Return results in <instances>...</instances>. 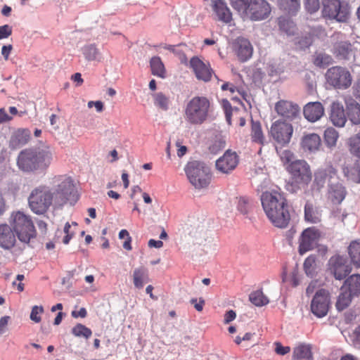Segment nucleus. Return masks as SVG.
I'll use <instances>...</instances> for the list:
<instances>
[{
    "instance_id": "nucleus-1",
    "label": "nucleus",
    "mask_w": 360,
    "mask_h": 360,
    "mask_svg": "<svg viewBox=\"0 0 360 360\" xmlns=\"http://www.w3.org/2000/svg\"><path fill=\"white\" fill-rule=\"evenodd\" d=\"M52 185L53 192L48 186L41 185L30 193L28 203L31 210L35 214H44L52 205L56 207L63 206L74 191L72 180L65 175L54 176Z\"/></svg>"
},
{
    "instance_id": "nucleus-2",
    "label": "nucleus",
    "mask_w": 360,
    "mask_h": 360,
    "mask_svg": "<svg viewBox=\"0 0 360 360\" xmlns=\"http://www.w3.org/2000/svg\"><path fill=\"white\" fill-rule=\"evenodd\" d=\"M262 208L271 223L280 229L286 228L290 221L288 200L281 189L266 191L261 195Z\"/></svg>"
},
{
    "instance_id": "nucleus-3",
    "label": "nucleus",
    "mask_w": 360,
    "mask_h": 360,
    "mask_svg": "<svg viewBox=\"0 0 360 360\" xmlns=\"http://www.w3.org/2000/svg\"><path fill=\"white\" fill-rule=\"evenodd\" d=\"M231 6L244 20L261 21L268 18L271 6L266 0H229Z\"/></svg>"
},
{
    "instance_id": "nucleus-4",
    "label": "nucleus",
    "mask_w": 360,
    "mask_h": 360,
    "mask_svg": "<svg viewBox=\"0 0 360 360\" xmlns=\"http://www.w3.org/2000/svg\"><path fill=\"white\" fill-rule=\"evenodd\" d=\"M212 111V103L207 97L195 96L185 106L184 120L189 124L201 125L208 120Z\"/></svg>"
},
{
    "instance_id": "nucleus-5",
    "label": "nucleus",
    "mask_w": 360,
    "mask_h": 360,
    "mask_svg": "<svg viewBox=\"0 0 360 360\" xmlns=\"http://www.w3.org/2000/svg\"><path fill=\"white\" fill-rule=\"evenodd\" d=\"M51 158L52 155L48 150L25 149L18 155L17 164L20 169L32 172L40 165H49Z\"/></svg>"
},
{
    "instance_id": "nucleus-6",
    "label": "nucleus",
    "mask_w": 360,
    "mask_h": 360,
    "mask_svg": "<svg viewBox=\"0 0 360 360\" xmlns=\"http://www.w3.org/2000/svg\"><path fill=\"white\" fill-rule=\"evenodd\" d=\"M11 225L19 240L29 243L37 236L34 223L30 216L20 211L13 212L11 215Z\"/></svg>"
},
{
    "instance_id": "nucleus-7",
    "label": "nucleus",
    "mask_w": 360,
    "mask_h": 360,
    "mask_svg": "<svg viewBox=\"0 0 360 360\" xmlns=\"http://www.w3.org/2000/svg\"><path fill=\"white\" fill-rule=\"evenodd\" d=\"M184 171L189 182L195 188H205L211 181L210 169L204 162L196 160L188 162Z\"/></svg>"
},
{
    "instance_id": "nucleus-8",
    "label": "nucleus",
    "mask_w": 360,
    "mask_h": 360,
    "mask_svg": "<svg viewBox=\"0 0 360 360\" xmlns=\"http://www.w3.org/2000/svg\"><path fill=\"white\" fill-rule=\"evenodd\" d=\"M322 5L323 18L338 22L348 21L350 11L347 4H342L340 0H322Z\"/></svg>"
},
{
    "instance_id": "nucleus-9",
    "label": "nucleus",
    "mask_w": 360,
    "mask_h": 360,
    "mask_svg": "<svg viewBox=\"0 0 360 360\" xmlns=\"http://www.w3.org/2000/svg\"><path fill=\"white\" fill-rule=\"evenodd\" d=\"M325 76L327 83L335 89H347L352 83V76L349 70L340 65L328 68Z\"/></svg>"
},
{
    "instance_id": "nucleus-10",
    "label": "nucleus",
    "mask_w": 360,
    "mask_h": 360,
    "mask_svg": "<svg viewBox=\"0 0 360 360\" xmlns=\"http://www.w3.org/2000/svg\"><path fill=\"white\" fill-rule=\"evenodd\" d=\"M333 42L331 52L338 60H347L354 55L355 49L353 44L345 38L341 32H335L332 36Z\"/></svg>"
},
{
    "instance_id": "nucleus-11",
    "label": "nucleus",
    "mask_w": 360,
    "mask_h": 360,
    "mask_svg": "<svg viewBox=\"0 0 360 360\" xmlns=\"http://www.w3.org/2000/svg\"><path fill=\"white\" fill-rule=\"evenodd\" d=\"M286 170L298 184L308 185L311 180L310 166L304 160H295L286 167Z\"/></svg>"
},
{
    "instance_id": "nucleus-12",
    "label": "nucleus",
    "mask_w": 360,
    "mask_h": 360,
    "mask_svg": "<svg viewBox=\"0 0 360 360\" xmlns=\"http://www.w3.org/2000/svg\"><path fill=\"white\" fill-rule=\"evenodd\" d=\"M292 133V124L283 121H276L270 129L271 136L281 146H285L290 143Z\"/></svg>"
},
{
    "instance_id": "nucleus-13",
    "label": "nucleus",
    "mask_w": 360,
    "mask_h": 360,
    "mask_svg": "<svg viewBox=\"0 0 360 360\" xmlns=\"http://www.w3.org/2000/svg\"><path fill=\"white\" fill-rule=\"evenodd\" d=\"M321 236V231L315 227H309L304 229L299 238V253L304 255L314 249Z\"/></svg>"
},
{
    "instance_id": "nucleus-14",
    "label": "nucleus",
    "mask_w": 360,
    "mask_h": 360,
    "mask_svg": "<svg viewBox=\"0 0 360 360\" xmlns=\"http://www.w3.org/2000/svg\"><path fill=\"white\" fill-rule=\"evenodd\" d=\"M330 295L325 289L319 290L311 302V312L319 318L325 316L329 309Z\"/></svg>"
},
{
    "instance_id": "nucleus-15",
    "label": "nucleus",
    "mask_w": 360,
    "mask_h": 360,
    "mask_svg": "<svg viewBox=\"0 0 360 360\" xmlns=\"http://www.w3.org/2000/svg\"><path fill=\"white\" fill-rule=\"evenodd\" d=\"M328 270L337 280H342L351 272V268L347 264V259L339 255H334L329 259Z\"/></svg>"
},
{
    "instance_id": "nucleus-16",
    "label": "nucleus",
    "mask_w": 360,
    "mask_h": 360,
    "mask_svg": "<svg viewBox=\"0 0 360 360\" xmlns=\"http://www.w3.org/2000/svg\"><path fill=\"white\" fill-rule=\"evenodd\" d=\"M189 66L192 69L195 77L198 80L208 82L211 80L213 74L210 63L204 62L197 56L191 58Z\"/></svg>"
},
{
    "instance_id": "nucleus-17",
    "label": "nucleus",
    "mask_w": 360,
    "mask_h": 360,
    "mask_svg": "<svg viewBox=\"0 0 360 360\" xmlns=\"http://www.w3.org/2000/svg\"><path fill=\"white\" fill-rule=\"evenodd\" d=\"M239 162L237 153L227 150L224 154L216 161V169L221 173L229 174L236 169Z\"/></svg>"
},
{
    "instance_id": "nucleus-18",
    "label": "nucleus",
    "mask_w": 360,
    "mask_h": 360,
    "mask_svg": "<svg viewBox=\"0 0 360 360\" xmlns=\"http://www.w3.org/2000/svg\"><path fill=\"white\" fill-rule=\"evenodd\" d=\"M233 50L239 60L245 62L252 55L253 48L249 40L243 37H238L233 43Z\"/></svg>"
},
{
    "instance_id": "nucleus-19",
    "label": "nucleus",
    "mask_w": 360,
    "mask_h": 360,
    "mask_svg": "<svg viewBox=\"0 0 360 360\" xmlns=\"http://www.w3.org/2000/svg\"><path fill=\"white\" fill-rule=\"evenodd\" d=\"M275 110L280 116L292 120L298 115L300 108L290 101L281 100L276 103Z\"/></svg>"
},
{
    "instance_id": "nucleus-20",
    "label": "nucleus",
    "mask_w": 360,
    "mask_h": 360,
    "mask_svg": "<svg viewBox=\"0 0 360 360\" xmlns=\"http://www.w3.org/2000/svg\"><path fill=\"white\" fill-rule=\"evenodd\" d=\"M16 243L15 234L13 229L6 224H0V247L10 250Z\"/></svg>"
},
{
    "instance_id": "nucleus-21",
    "label": "nucleus",
    "mask_w": 360,
    "mask_h": 360,
    "mask_svg": "<svg viewBox=\"0 0 360 360\" xmlns=\"http://www.w3.org/2000/svg\"><path fill=\"white\" fill-rule=\"evenodd\" d=\"M212 7L219 21L226 24L232 20V13L224 0H212Z\"/></svg>"
},
{
    "instance_id": "nucleus-22",
    "label": "nucleus",
    "mask_w": 360,
    "mask_h": 360,
    "mask_svg": "<svg viewBox=\"0 0 360 360\" xmlns=\"http://www.w3.org/2000/svg\"><path fill=\"white\" fill-rule=\"evenodd\" d=\"M304 117L311 122L320 120L324 115V108L320 102H311L303 110Z\"/></svg>"
},
{
    "instance_id": "nucleus-23",
    "label": "nucleus",
    "mask_w": 360,
    "mask_h": 360,
    "mask_svg": "<svg viewBox=\"0 0 360 360\" xmlns=\"http://www.w3.org/2000/svg\"><path fill=\"white\" fill-rule=\"evenodd\" d=\"M330 120L332 123L338 127L345 126L347 122L344 107L342 103L335 101L331 104Z\"/></svg>"
},
{
    "instance_id": "nucleus-24",
    "label": "nucleus",
    "mask_w": 360,
    "mask_h": 360,
    "mask_svg": "<svg viewBox=\"0 0 360 360\" xmlns=\"http://www.w3.org/2000/svg\"><path fill=\"white\" fill-rule=\"evenodd\" d=\"M347 191L345 186L340 183L330 184L327 198L333 205H340L345 198Z\"/></svg>"
},
{
    "instance_id": "nucleus-25",
    "label": "nucleus",
    "mask_w": 360,
    "mask_h": 360,
    "mask_svg": "<svg viewBox=\"0 0 360 360\" xmlns=\"http://www.w3.org/2000/svg\"><path fill=\"white\" fill-rule=\"evenodd\" d=\"M337 172L332 166L319 169L314 173V184L318 190L322 188L328 181L336 176Z\"/></svg>"
},
{
    "instance_id": "nucleus-26",
    "label": "nucleus",
    "mask_w": 360,
    "mask_h": 360,
    "mask_svg": "<svg viewBox=\"0 0 360 360\" xmlns=\"http://www.w3.org/2000/svg\"><path fill=\"white\" fill-rule=\"evenodd\" d=\"M321 143L320 136L317 134L311 133L303 136L301 146L304 151L314 152L319 150Z\"/></svg>"
},
{
    "instance_id": "nucleus-27",
    "label": "nucleus",
    "mask_w": 360,
    "mask_h": 360,
    "mask_svg": "<svg viewBox=\"0 0 360 360\" xmlns=\"http://www.w3.org/2000/svg\"><path fill=\"white\" fill-rule=\"evenodd\" d=\"M30 139V131L25 129H19L12 135L10 141L11 146L14 148H19L28 142Z\"/></svg>"
},
{
    "instance_id": "nucleus-28",
    "label": "nucleus",
    "mask_w": 360,
    "mask_h": 360,
    "mask_svg": "<svg viewBox=\"0 0 360 360\" xmlns=\"http://www.w3.org/2000/svg\"><path fill=\"white\" fill-rule=\"evenodd\" d=\"M312 360L311 347L309 345H300L295 347L292 352V360Z\"/></svg>"
},
{
    "instance_id": "nucleus-29",
    "label": "nucleus",
    "mask_w": 360,
    "mask_h": 360,
    "mask_svg": "<svg viewBox=\"0 0 360 360\" xmlns=\"http://www.w3.org/2000/svg\"><path fill=\"white\" fill-rule=\"evenodd\" d=\"M280 9L289 15H295L300 8V0H277Z\"/></svg>"
},
{
    "instance_id": "nucleus-30",
    "label": "nucleus",
    "mask_w": 360,
    "mask_h": 360,
    "mask_svg": "<svg viewBox=\"0 0 360 360\" xmlns=\"http://www.w3.org/2000/svg\"><path fill=\"white\" fill-rule=\"evenodd\" d=\"M345 288L349 293L354 296H358L360 294V275L353 274L349 276L345 282L342 290Z\"/></svg>"
},
{
    "instance_id": "nucleus-31",
    "label": "nucleus",
    "mask_w": 360,
    "mask_h": 360,
    "mask_svg": "<svg viewBox=\"0 0 360 360\" xmlns=\"http://www.w3.org/2000/svg\"><path fill=\"white\" fill-rule=\"evenodd\" d=\"M151 73L160 78L166 77V70L165 65L159 56H154L150 60Z\"/></svg>"
},
{
    "instance_id": "nucleus-32",
    "label": "nucleus",
    "mask_w": 360,
    "mask_h": 360,
    "mask_svg": "<svg viewBox=\"0 0 360 360\" xmlns=\"http://www.w3.org/2000/svg\"><path fill=\"white\" fill-rule=\"evenodd\" d=\"M148 281V274L146 269L140 267L133 272V282L136 288H142L145 283Z\"/></svg>"
},
{
    "instance_id": "nucleus-33",
    "label": "nucleus",
    "mask_w": 360,
    "mask_h": 360,
    "mask_svg": "<svg viewBox=\"0 0 360 360\" xmlns=\"http://www.w3.org/2000/svg\"><path fill=\"white\" fill-rule=\"evenodd\" d=\"M348 254L352 263L356 267H360V242L354 240L348 247Z\"/></svg>"
},
{
    "instance_id": "nucleus-34",
    "label": "nucleus",
    "mask_w": 360,
    "mask_h": 360,
    "mask_svg": "<svg viewBox=\"0 0 360 360\" xmlns=\"http://www.w3.org/2000/svg\"><path fill=\"white\" fill-rule=\"evenodd\" d=\"M278 24L280 30L288 35H294L297 30L296 25L289 18L285 16L278 18Z\"/></svg>"
},
{
    "instance_id": "nucleus-35",
    "label": "nucleus",
    "mask_w": 360,
    "mask_h": 360,
    "mask_svg": "<svg viewBox=\"0 0 360 360\" xmlns=\"http://www.w3.org/2000/svg\"><path fill=\"white\" fill-rule=\"evenodd\" d=\"M347 115L349 120L354 124H360V104L352 101L347 105Z\"/></svg>"
},
{
    "instance_id": "nucleus-36",
    "label": "nucleus",
    "mask_w": 360,
    "mask_h": 360,
    "mask_svg": "<svg viewBox=\"0 0 360 360\" xmlns=\"http://www.w3.org/2000/svg\"><path fill=\"white\" fill-rule=\"evenodd\" d=\"M304 219L306 221L316 224L320 221V214L310 202H307L304 205Z\"/></svg>"
},
{
    "instance_id": "nucleus-37",
    "label": "nucleus",
    "mask_w": 360,
    "mask_h": 360,
    "mask_svg": "<svg viewBox=\"0 0 360 360\" xmlns=\"http://www.w3.org/2000/svg\"><path fill=\"white\" fill-rule=\"evenodd\" d=\"M251 138L253 142L264 144L265 138L259 122L252 120Z\"/></svg>"
},
{
    "instance_id": "nucleus-38",
    "label": "nucleus",
    "mask_w": 360,
    "mask_h": 360,
    "mask_svg": "<svg viewBox=\"0 0 360 360\" xmlns=\"http://www.w3.org/2000/svg\"><path fill=\"white\" fill-rule=\"evenodd\" d=\"M154 104L162 110H167L170 105L169 97L162 92H158L153 95Z\"/></svg>"
},
{
    "instance_id": "nucleus-39",
    "label": "nucleus",
    "mask_w": 360,
    "mask_h": 360,
    "mask_svg": "<svg viewBox=\"0 0 360 360\" xmlns=\"http://www.w3.org/2000/svg\"><path fill=\"white\" fill-rule=\"evenodd\" d=\"M82 53L89 61L98 60L101 55L99 50L94 44L84 46L82 48Z\"/></svg>"
},
{
    "instance_id": "nucleus-40",
    "label": "nucleus",
    "mask_w": 360,
    "mask_h": 360,
    "mask_svg": "<svg viewBox=\"0 0 360 360\" xmlns=\"http://www.w3.org/2000/svg\"><path fill=\"white\" fill-rule=\"evenodd\" d=\"M250 301L257 307H262L269 303V299L262 290H256L250 293Z\"/></svg>"
},
{
    "instance_id": "nucleus-41",
    "label": "nucleus",
    "mask_w": 360,
    "mask_h": 360,
    "mask_svg": "<svg viewBox=\"0 0 360 360\" xmlns=\"http://www.w3.org/2000/svg\"><path fill=\"white\" fill-rule=\"evenodd\" d=\"M338 137V132L333 127H328L324 131V140L328 147L335 146Z\"/></svg>"
},
{
    "instance_id": "nucleus-42",
    "label": "nucleus",
    "mask_w": 360,
    "mask_h": 360,
    "mask_svg": "<svg viewBox=\"0 0 360 360\" xmlns=\"http://www.w3.org/2000/svg\"><path fill=\"white\" fill-rule=\"evenodd\" d=\"M354 297L351 293L349 292L344 291L342 292L340 295L338 296L337 302H336V307L339 311H342L347 308L349 304L351 302L352 297Z\"/></svg>"
},
{
    "instance_id": "nucleus-43",
    "label": "nucleus",
    "mask_w": 360,
    "mask_h": 360,
    "mask_svg": "<svg viewBox=\"0 0 360 360\" xmlns=\"http://www.w3.org/2000/svg\"><path fill=\"white\" fill-rule=\"evenodd\" d=\"M72 333L76 337H84L86 339H88L92 335L91 329L81 323H78L73 327Z\"/></svg>"
},
{
    "instance_id": "nucleus-44",
    "label": "nucleus",
    "mask_w": 360,
    "mask_h": 360,
    "mask_svg": "<svg viewBox=\"0 0 360 360\" xmlns=\"http://www.w3.org/2000/svg\"><path fill=\"white\" fill-rule=\"evenodd\" d=\"M349 146L351 153L360 158V132L349 138Z\"/></svg>"
},
{
    "instance_id": "nucleus-45",
    "label": "nucleus",
    "mask_w": 360,
    "mask_h": 360,
    "mask_svg": "<svg viewBox=\"0 0 360 360\" xmlns=\"http://www.w3.org/2000/svg\"><path fill=\"white\" fill-rule=\"evenodd\" d=\"M226 146V140L221 136H216L209 149L212 153L217 154Z\"/></svg>"
},
{
    "instance_id": "nucleus-46",
    "label": "nucleus",
    "mask_w": 360,
    "mask_h": 360,
    "mask_svg": "<svg viewBox=\"0 0 360 360\" xmlns=\"http://www.w3.org/2000/svg\"><path fill=\"white\" fill-rule=\"evenodd\" d=\"M277 153H278L281 160L283 162V164L285 166V167L292 162H293L294 161H295V155L290 150H277Z\"/></svg>"
},
{
    "instance_id": "nucleus-47",
    "label": "nucleus",
    "mask_w": 360,
    "mask_h": 360,
    "mask_svg": "<svg viewBox=\"0 0 360 360\" xmlns=\"http://www.w3.org/2000/svg\"><path fill=\"white\" fill-rule=\"evenodd\" d=\"M316 265V257L309 255L304 262V269L307 275L311 274Z\"/></svg>"
},
{
    "instance_id": "nucleus-48",
    "label": "nucleus",
    "mask_w": 360,
    "mask_h": 360,
    "mask_svg": "<svg viewBox=\"0 0 360 360\" xmlns=\"http://www.w3.org/2000/svg\"><path fill=\"white\" fill-rule=\"evenodd\" d=\"M44 313V308L42 306H34L32 308L30 314V319L35 322L39 323L41 320V315Z\"/></svg>"
},
{
    "instance_id": "nucleus-49",
    "label": "nucleus",
    "mask_w": 360,
    "mask_h": 360,
    "mask_svg": "<svg viewBox=\"0 0 360 360\" xmlns=\"http://www.w3.org/2000/svg\"><path fill=\"white\" fill-rule=\"evenodd\" d=\"M224 110L225 112L226 120L229 124H231V116L233 113L237 114L239 112L238 109H233L229 101L224 102Z\"/></svg>"
},
{
    "instance_id": "nucleus-50",
    "label": "nucleus",
    "mask_w": 360,
    "mask_h": 360,
    "mask_svg": "<svg viewBox=\"0 0 360 360\" xmlns=\"http://www.w3.org/2000/svg\"><path fill=\"white\" fill-rule=\"evenodd\" d=\"M330 60L331 58L330 56L324 53H319L315 57L314 63L316 66L321 67L329 64Z\"/></svg>"
},
{
    "instance_id": "nucleus-51",
    "label": "nucleus",
    "mask_w": 360,
    "mask_h": 360,
    "mask_svg": "<svg viewBox=\"0 0 360 360\" xmlns=\"http://www.w3.org/2000/svg\"><path fill=\"white\" fill-rule=\"evenodd\" d=\"M312 43L313 35L311 33H308L306 35L301 37L297 41V44L301 49L308 48L312 44Z\"/></svg>"
},
{
    "instance_id": "nucleus-52",
    "label": "nucleus",
    "mask_w": 360,
    "mask_h": 360,
    "mask_svg": "<svg viewBox=\"0 0 360 360\" xmlns=\"http://www.w3.org/2000/svg\"><path fill=\"white\" fill-rule=\"evenodd\" d=\"M304 6L309 13H314L319 9V0H304Z\"/></svg>"
},
{
    "instance_id": "nucleus-53",
    "label": "nucleus",
    "mask_w": 360,
    "mask_h": 360,
    "mask_svg": "<svg viewBox=\"0 0 360 360\" xmlns=\"http://www.w3.org/2000/svg\"><path fill=\"white\" fill-rule=\"evenodd\" d=\"M352 170V169H351ZM356 171L357 172V176L354 177L352 171H349L348 167L344 168V174L347 177L351 179L353 181L356 183H360V165H358Z\"/></svg>"
},
{
    "instance_id": "nucleus-54",
    "label": "nucleus",
    "mask_w": 360,
    "mask_h": 360,
    "mask_svg": "<svg viewBox=\"0 0 360 360\" xmlns=\"http://www.w3.org/2000/svg\"><path fill=\"white\" fill-rule=\"evenodd\" d=\"M275 345V352L278 355H285L290 352V347L288 346L284 347L281 342H276Z\"/></svg>"
},
{
    "instance_id": "nucleus-55",
    "label": "nucleus",
    "mask_w": 360,
    "mask_h": 360,
    "mask_svg": "<svg viewBox=\"0 0 360 360\" xmlns=\"http://www.w3.org/2000/svg\"><path fill=\"white\" fill-rule=\"evenodd\" d=\"M12 34V27L8 25L0 26V39H6Z\"/></svg>"
},
{
    "instance_id": "nucleus-56",
    "label": "nucleus",
    "mask_w": 360,
    "mask_h": 360,
    "mask_svg": "<svg viewBox=\"0 0 360 360\" xmlns=\"http://www.w3.org/2000/svg\"><path fill=\"white\" fill-rule=\"evenodd\" d=\"M70 227H71V226L68 222H67L65 224L64 232L65 233V236H64V238L63 239V243L64 244H68V243L70 242V239L72 238V237L74 234L72 232L70 231Z\"/></svg>"
},
{
    "instance_id": "nucleus-57",
    "label": "nucleus",
    "mask_w": 360,
    "mask_h": 360,
    "mask_svg": "<svg viewBox=\"0 0 360 360\" xmlns=\"http://www.w3.org/2000/svg\"><path fill=\"white\" fill-rule=\"evenodd\" d=\"M191 303L194 305L195 309L198 311H202L205 304V302L203 298L200 297L198 301L196 298H192L191 300Z\"/></svg>"
},
{
    "instance_id": "nucleus-58",
    "label": "nucleus",
    "mask_w": 360,
    "mask_h": 360,
    "mask_svg": "<svg viewBox=\"0 0 360 360\" xmlns=\"http://www.w3.org/2000/svg\"><path fill=\"white\" fill-rule=\"evenodd\" d=\"M236 312L233 310H232V309L229 310L224 314V323L225 324H228L230 322H231L232 321H233L236 319Z\"/></svg>"
},
{
    "instance_id": "nucleus-59",
    "label": "nucleus",
    "mask_w": 360,
    "mask_h": 360,
    "mask_svg": "<svg viewBox=\"0 0 360 360\" xmlns=\"http://www.w3.org/2000/svg\"><path fill=\"white\" fill-rule=\"evenodd\" d=\"M93 106L96 108V110L97 112H101L104 109V105L102 101H89L88 103V107L89 108H91Z\"/></svg>"
},
{
    "instance_id": "nucleus-60",
    "label": "nucleus",
    "mask_w": 360,
    "mask_h": 360,
    "mask_svg": "<svg viewBox=\"0 0 360 360\" xmlns=\"http://www.w3.org/2000/svg\"><path fill=\"white\" fill-rule=\"evenodd\" d=\"M9 320L10 316H5L0 319V335L6 331Z\"/></svg>"
},
{
    "instance_id": "nucleus-61",
    "label": "nucleus",
    "mask_w": 360,
    "mask_h": 360,
    "mask_svg": "<svg viewBox=\"0 0 360 360\" xmlns=\"http://www.w3.org/2000/svg\"><path fill=\"white\" fill-rule=\"evenodd\" d=\"M12 49H13V46L11 44L3 46V47L1 49V54L4 56V58H5V60H8Z\"/></svg>"
},
{
    "instance_id": "nucleus-62",
    "label": "nucleus",
    "mask_w": 360,
    "mask_h": 360,
    "mask_svg": "<svg viewBox=\"0 0 360 360\" xmlns=\"http://www.w3.org/2000/svg\"><path fill=\"white\" fill-rule=\"evenodd\" d=\"M12 117L9 116L4 108H0V123L10 121Z\"/></svg>"
},
{
    "instance_id": "nucleus-63",
    "label": "nucleus",
    "mask_w": 360,
    "mask_h": 360,
    "mask_svg": "<svg viewBox=\"0 0 360 360\" xmlns=\"http://www.w3.org/2000/svg\"><path fill=\"white\" fill-rule=\"evenodd\" d=\"M353 94L360 101V79L357 80L353 86Z\"/></svg>"
},
{
    "instance_id": "nucleus-64",
    "label": "nucleus",
    "mask_w": 360,
    "mask_h": 360,
    "mask_svg": "<svg viewBox=\"0 0 360 360\" xmlns=\"http://www.w3.org/2000/svg\"><path fill=\"white\" fill-rule=\"evenodd\" d=\"M354 335V344L360 347V324L355 328Z\"/></svg>"
}]
</instances>
